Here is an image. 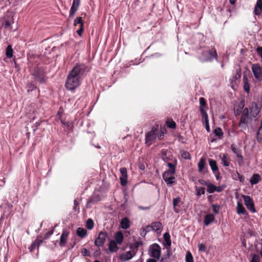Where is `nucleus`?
Returning a JSON list of instances; mask_svg holds the SVG:
<instances>
[{
  "mask_svg": "<svg viewBox=\"0 0 262 262\" xmlns=\"http://www.w3.org/2000/svg\"><path fill=\"white\" fill-rule=\"evenodd\" d=\"M90 71L84 63H78L70 71L66 80L65 87L68 90H75L80 84L82 78Z\"/></svg>",
  "mask_w": 262,
  "mask_h": 262,
  "instance_id": "obj_1",
  "label": "nucleus"
},
{
  "mask_svg": "<svg viewBox=\"0 0 262 262\" xmlns=\"http://www.w3.org/2000/svg\"><path fill=\"white\" fill-rule=\"evenodd\" d=\"M198 59L200 62H211L213 59L218 61L217 51L214 47H201L199 50Z\"/></svg>",
  "mask_w": 262,
  "mask_h": 262,
  "instance_id": "obj_2",
  "label": "nucleus"
},
{
  "mask_svg": "<svg viewBox=\"0 0 262 262\" xmlns=\"http://www.w3.org/2000/svg\"><path fill=\"white\" fill-rule=\"evenodd\" d=\"M167 130L165 127H160L159 129L158 125L154 126L150 132L146 134L145 135V143L149 146L152 144L153 141L158 138L161 140L163 139L164 134H166Z\"/></svg>",
  "mask_w": 262,
  "mask_h": 262,
  "instance_id": "obj_3",
  "label": "nucleus"
},
{
  "mask_svg": "<svg viewBox=\"0 0 262 262\" xmlns=\"http://www.w3.org/2000/svg\"><path fill=\"white\" fill-rule=\"evenodd\" d=\"M34 78L37 79L40 83H45L46 81V72L42 68L40 67H35L34 73L32 74Z\"/></svg>",
  "mask_w": 262,
  "mask_h": 262,
  "instance_id": "obj_4",
  "label": "nucleus"
},
{
  "mask_svg": "<svg viewBox=\"0 0 262 262\" xmlns=\"http://www.w3.org/2000/svg\"><path fill=\"white\" fill-rule=\"evenodd\" d=\"M149 252L151 257L158 259L161 255V248L158 244H153L149 247Z\"/></svg>",
  "mask_w": 262,
  "mask_h": 262,
  "instance_id": "obj_5",
  "label": "nucleus"
},
{
  "mask_svg": "<svg viewBox=\"0 0 262 262\" xmlns=\"http://www.w3.org/2000/svg\"><path fill=\"white\" fill-rule=\"evenodd\" d=\"M108 234L106 232L104 231H101L99 232L98 237L95 240V245L98 247H102L105 243Z\"/></svg>",
  "mask_w": 262,
  "mask_h": 262,
  "instance_id": "obj_6",
  "label": "nucleus"
},
{
  "mask_svg": "<svg viewBox=\"0 0 262 262\" xmlns=\"http://www.w3.org/2000/svg\"><path fill=\"white\" fill-rule=\"evenodd\" d=\"M245 201V204L246 206L247 209L251 212L254 213L256 212L255 206L253 200L249 195H243L242 196Z\"/></svg>",
  "mask_w": 262,
  "mask_h": 262,
  "instance_id": "obj_7",
  "label": "nucleus"
},
{
  "mask_svg": "<svg viewBox=\"0 0 262 262\" xmlns=\"http://www.w3.org/2000/svg\"><path fill=\"white\" fill-rule=\"evenodd\" d=\"M252 72L255 79L261 81L262 78V70L260 66L258 64H253L251 68Z\"/></svg>",
  "mask_w": 262,
  "mask_h": 262,
  "instance_id": "obj_8",
  "label": "nucleus"
},
{
  "mask_svg": "<svg viewBox=\"0 0 262 262\" xmlns=\"http://www.w3.org/2000/svg\"><path fill=\"white\" fill-rule=\"evenodd\" d=\"M249 110L250 114L253 117H256L260 112V108L258 106V104L255 102H253L249 106Z\"/></svg>",
  "mask_w": 262,
  "mask_h": 262,
  "instance_id": "obj_9",
  "label": "nucleus"
},
{
  "mask_svg": "<svg viewBox=\"0 0 262 262\" xmlns=\"http://www.w3.org/2000/svg\"><path fill=\"white\" fill-rule=\"evenodd\" d=\"M121 176L120 177V184L122 186H125L127 184V169L125 167H122L120 169Z\"/></svg>",
  "mask_w": 262,
  "mask_h": 262,
  "instance_id": "obj_10",
  "label": "nucleus"
},
{
  "mask_svg": "<svg viewBox=\"0 0 262 262\" xmlns=\"http://www.w3.org/2000/svg\"><path fill=\"white\" fill-rule=\"evenodd\" d=\"M200 111L201 116L207 115L206 112L208 107H207L206 100L204 97H200L199 99Z\"/></svg>",
  "mask_w": 262,
  "mask_h": 262,
  "instance_id": "obj_11",
  "label": "nucleus"
},
{
  "mask_svg": "<svg viewBox=\"0 0 262 262\" xmlns=\"http://www.w3.org/2000/svg\"><path fill=\"white\" fill-rule=\"evenodd\" d=\"M249 116L245 115H242L239 122L238 126L244 129H247L248 128Z\"/></svg>",
  "mask_w": 262,
  "mask_h": 262,
  "instance_id": "obj_12",
  "label": "nucleus"
},
{
  "mask_svg": "<svg viewBox=\"0 0 262 262\" xmlns=\"http://www.w3.org/2000/svg\"><path fill=\"white\" fill-rule=\"evenodd\" d=\"M81 0H73L72 7L70 11V16L73 17L80 6Z\"/></svg>",
  "mask_w": 262,
  "mask_h": 262,
  "instance_id": "obj_13",
  "label": "nucleus"
},
{
  "mask_svg": "<svg viewBox=\"0 0 262 262\" xmlns=\"http://www.w3.org/2000/svg\"><path fill=\"white\" fill-rule=\"evenodd\" d=\"M70 234V231L67 230H63L60 238L59 245L61 247L65 246L67 242L68 237Z\"/></svg>",
  "mask_w": 262,
  "mask_h": 262,
  "instance_id": "obj_14",
  "label": "nucleus"
},
{
  "mask_svg": "<svg viewBox=\"0 0 262 262\" xmlns=\"http://www.w3.org/2000/svg\"><path fill=\"white\" fill-rule=\"evenodd\" d=\"M181 199L180 197L174 198L172 201L173 209L175 212L179 213L180 211Z\"/></svg>",
  "mask_w": 262,
  "mask_h": 262,
  "instance_id": "obj_15",
  "label": "nucleus"
},
{
  "mask_svg": "<svg viewBox=\"0 0 262 262\" xmlns=\"http://www.w3.org/2000/svg\"><path fill=\"white\" fill-rule=\"evenodd\" d=\"M134 256L130 251H127L122 253L120 255L119 259L122 261H125L130 259Z\"/></svg>",
  "mask_w": 262,
  "mask_h": 262,
  "instance_id": "obj_16",
  "label": "nucleus"
},
{
  "mask_svg": "<svg viewBox=\"0 0 262 262\" xmlns=\"http://www.w3.org/2000/svg\"><path fill=\"white\" fill-rule=\"evenodd\" d=\"M256 15H259L262 12V0H257L254 10Z\"/></svg>",
  "mask_w": 262,
  "mask_h": 262,
  "instance_id": "obj_17",
  "label": "nucleus"
},
{
  "mask_svg": "<svg viewBox=\"0 0 262 262\" xmlns=\"http://www.w3.org/2000/svg\"><path fill=\"white\" fill-rule=\"evenodd\" d=\"M215 220L214 215L213 214H208L205 216L204 223L206 226L209 225Z\"/></svg>",
  "mask_w": 262,
  "mask_h": 262,
  "instance_id": "obj_18",
  "label": "nucleus"
},
{
  "mask_svg": "<svg viewBox=\"0 0 262 262\" xmlns=\"http://www.w3.org/2000/svg\"><path fill=\"white\" fill-rule=\"evenodd\" d=\"M151 227H152L153 231L158 233H161L162 229V225L159 222H154L151 224Z\"/></svg>",
  "mask_w": 262,
  "mask_h": 262,
  "instance_id": "obj_19",
  "label": "nucleus"
},
{
  "mask_svg": "<svg viewBox=\"0 0 262 262\" xmlns=\"http://www.w3.org/2000/svg\"><path fill=\"white\" fill-rule=\"evenodd\" d=\"M209 164L211 168L212 172L215 174L216 172H219V167L215 160L213 159L209 160Z\"/></svg>",
  "mask_w": 262,
  "mask_h": 262,
  "instance_id": "obj_20",
  "label": "nucleus"
},
{
  "mask_svg": "<svg viewBox=\"0 0 262 262\" xmlns=\"http://www.w3.org/2000/svg\"><path fill=\"white\" fill-rule=\"evenodd\" d=\"M261 178L260 176L258 173H254L253 174L250 180V182L251 185H255L260 182Z\"/></svg>",
  "mask_w": 262,
  "mask_h": 262,
  "instance_id": "obj_21",
  "label": "nucleus"
},
{
  "mask_svg": "<svg viewBox=\"0 0 262 262\" xmlns=\"http://www.w3.org/2000/svg\"><path fill=\"white\" fill-rule=\"evenodd\" d=\"M222 164L226 167L229 166L230 164V158L227 154H224L221 158Z\"/></svg>",
  "mask_w": 262,
  "mask_h": 262,
  "instance_id": "obj_22",
  "label": "nucleus"
},
{
  "mask_svg": "<svg viewBox=\"0 0 262 262\" xmlns=\"http://www.w3.org/2000/svg\"><path fill=\"white\" fill-rule=\"evenodd\" d=\"M237 213L238 214L247 215L248 212L241 202H237Z\"/></svg>",
  "mask_w": 262,
  "mask_h": 262,
  "instance_id": "obj_23",
  "label": "nucleus"
},
{
  "mask_svg": "<svg viewBox=\"0 0 262 262\" xmlns=\"http://www.w3.org/2000/svg\"><path fill=\"white\" fill-rule=\"evenodd\" d=\"M124 236L123 233L121 231H118L116 232L115 235V242L118 244L120 245L122 244Z\"/></svg>",
  "mask_w": 262,
  "mask_h": 262,
  "instance_id": "obj_24",
  "label": "nucleus"
},
{
  "mask_svg": "<svg viewBox=\"0 0 262 262\" xmlns=\"http://www.w3.org/2000/svg\"><path fill=\"white\" fill-rule=\"evenodd\" d=\"M117 243L113 240L110 242L108 245V249L111 252H116L118 250Z\"/></svg>",
  "mask_w": 262,
  "mask_h": 262,
  "instance_id": "obj_25",
  "label": "nucleus"
},
{
  "mask_svg": "<svg viewBox=\"0 0 262 262\" xmlns=\"http://www.w3.org/2000/svg\"><path fill=\"white\" fill-rule=\"evenodd\" d=\"M243 83H244V89L245 92L247 93H249L250 91V84L249 83L248 79L246 75H244L243 76Z\"/></svg>",
  "mask_w": 262,
  "mask_h": 262,
  "instance_id": "obj_26",
  "label": "nucleus"
},
{
  "mask_svg": "<svg viewBox=\"0 0 262 262\" xmlns=\"http://www.w3.org/2000/svg\"><path fill=\"white\" fill-rule=\"evenodd\" d=\"M121 226L124 229H127L129 228L130 222L127 217H125L122 219L121 221Z\"/></svg>",
  "mask_w": 262,
  "mask_h": 262,
  "instance_id": "obj_27",
  "label": "nucleus"
},
{
  "mask_svg": "<svg viewBox=\"0 0 262 262\" xmlns=\"http://www.w3.org/2000/svg\"><path fill=\"white\" fill-rule=\"evenodd\" d=\"M202 120L203 123L205 124V128L207 132H210V129L209 124L208 116L207 115L202 116Z\"/></svg>",
  "mask_w": 262,
  "mask_h": 262,
  "instance_id": "obj_28",
  "label": "nucleus"
},
{
  "mask_svg": "<svg viewBox=\"0 0 262 262\" xmlns=\"http://www.w3.org/2000/svg\"><path fill=\"white\" fill-rule=\"evenodd\" d=\"M163 237L165 242L164 245L170 247L171 244V241L169 233L168 232H165L164 234Z\"/></svg>",
  "mask_w": 262,
  "mask_h": 262,
  "instance_id": "obj_29",
  "label": "nucleus"
},
{
  "mask_svg": "<svg viewBox=\"0 0 262 262\" xmlns=\"http://www.w3.org/2000/svg\"><path fill=\"white\" fill-rule=\"evenodd\" d=\"M77 234L81 238L84 237L87 234V231L86 229L79 227L76 231Z\"/></svg>",
  "mask_w": 262,
  "mask_h": 262,
  "instance_id": "obj_30",
  "label": "nucleus"
},
{
  "mask_svg": "<svg viewBox=\"0 0 262 262\" xmlns=\"http://www.w3.org/2000/svg\"><path fill=\"white\" fill-rule=\"evenodd\" d=\"M244 102H241V103L238 105V108L234 110V114L235 116H239L242 112L243 108L244 107Z\"/></svg>",
  "mask_w": 262,
  "mask_h": 262,
  "instance_id": "obj_31",
  "label": "nucleus"
},
{
  "mask_svg": "<svg viewBox=\"0 0 262 262\" xmlns=\"http://www.w3.org/2000/svg\"><path fill=\"white\" fill-rule=\"evenodd\" d=\"M256 140L259 143L262 142V121L257 133Z\"/></svg>",
  "mask_w": 262,
  "mask_h": 262,
  "instance_id": "obj_32",
  "label": "nucleus"
},
{
  "mask_svg": "<svg viewBox=\"0 0 262 262\" xmlns=\"http://www.w3.org/2000/svg\"><path fill=\"white\" fill-rule=\"evenodd\" d=\"M166 124L169 128L174 129L176 127V123L172 119H168L166 121Z\"/></svg>",
  "mask_w": 262,
  "mask_h": 262,
  "instance_id": "obj_33",
  "label": "nucleus"
},
{
  "mask_svg": "<svg viewBox=\"0 0 262 262\" xmlns=\"http://www.w3.org/2000/svg\"><path fill=\"white\" fill-rule=\"evenodd\" d=\"M205 159L203 158H202L198 163V170L200 172L203 171L205 166Z\"/></svg>",
  "mask_w": 262,
  "mask_h": 262,
  "instance_id": "obj_34",
  "label": "nucleus"
},
{
  "mask_svg": "<svg viewBox=\"0 0 262 262\" xmlns=\"http://www.w3.org/2000/svg\"><path fill=\"white\" fill-rule=\"evenodd\" d=\"M100 198L98 196H93L87 202L86 207H88L91 204H95L100 201Z\"/></svg>",
  "mask_w": 262,
  "mask_h": 262,
  "instance_id": "obj_35",
  "label": "nucleus"
},
{
  "mask_svg": "<svg viewBox=\"0 0 262 262\" xmlns=\"http://www.w3.org/2000/svg\"><path fill=\"white\" fill-rule=\"evenodd\" d=\"M142 244V242H136L133 245H130V248L132 249V251L134 252V255H135L136 251L138 250V247L140 245Z\"/></svg>",
  "mask_w": 262,
  "mask_h": 262,
  "instance_id": "obj_36",
  "label": "nucleus"
},
{
  "mask_svg": "<svg viewBox=\"0 0 262 262\" xmlns=\"http://www.w3.org/2000/svg\"><path fill=\"white\" fill-rule=\"evenodd\" d=\"M13 49L12 46L11 45H9L7 49L6 52V55L7 58H11L13 56Z\"/></svg>",
  "mask_w": 262,
  "mask_h": 262,
  "instance_id": "obj_37",
  "label": "nucleus"
},
{
  "mask_svg": "<svg viewBox=\"0 0 262 262\" xmlns=\"http://www.w3.org/2000/svg\"><path fill=\"white\" fill-rule=\"evenodd\" d=\"M81 24L83 25V26H84V21L82 19L81 17H76L74 21V25L75 26H79V27H81Z\"/></svg>",
  "mask_w": 262,
  "mask_h": 262,
  "instance_id": "obj_38",
  "label": "nucleus"
},
{
  "mask_svg": "<svg viewBox=\"0 0 262 262\" xmlns=\"http://www.w3.org/2000/svg\"><path fill=\"white\" fill-rule=\"evenodd\" d=\"M207 191L209 193H212L215 192V186L211 183H209L207 186Z\"/></svg>",
  "mask_w": 262,
  "mask_h": 262,
  "instance_id": "obj_39",
  "label": "nucleus"
},
{
  "mask_svg": "<svg viewBox=\"0 0 262 262\" xmlns=\"http://www.w3.org/2000/svg\"><path fill=\"white\" fill-rule=\"evenodd\" d=\"M181 156L182 158L185 159H190V154L189 152L186 151V150H181L180 151Z\"/></svg>",
  "mask_w": 262,
  "mask_h": 262,
  "instance_id": "obj_40",
  "label": "nucleus"
},
{
  "mask_svg": "<svg viewBox=\"0 0 262 262\" xmlns=\"http://www.w3.org/2000/svg\"><path fill=\"white\" fill-rule=\"evenodd\" d=\"M94 223L92 219H89L86 222V227L89 230H91L93 228Z\"/></svg>",
  "mask_w": 262,
  "mask_h": 262,
  "instance_id": "obj_41",
  "label": "nucleus"
},
{
  "mask_svg": "<svg viewBox=\"0 0 262 262\" xmlns=\"http://www.w3.org/2000/svg\"><path fill=\"white\" fill-rule=\"evenodd\" d=\"M213 133L216 136H217L220 139L222 138V137L223 136V132H222V129L220 127L216 128L213 130Z\"/></svg>",
  "mask_w": 262,
  "mask_h": 262,
  "instance_id": "obj_42",
  "label": "nucleus"
},
{
  "mask_svg": "<svg viewBox=\"0 0 262 262\" xmlns=\"http://www.w3.org/2000/svg\"><path fill=\"white\" fill-rule=\"evenodd\" d=\"M176 165H177V160H175V164L171 163H167V166L169 167V169L168 170L171 171L172 172H176Z\"/></svg>",
  "mask_w": 262,
  "mask_h": 262,
  "instance_id": "obj_43",
  "label": "nucleus"
},
{
  "mask_svg": "<svg viewBox=\"0 0 262 262\" xmlns=\"http://www.w3.org/2000/svg\"><path fill=\"white\" fill-rule=\"evenodd\" d=\"M174 173L175 172H172L170 170H166L163 174V178L168 179V178L172 177H173L172 175H173Z\"/></svg>",
  "mask_w": 262,
  "mask_h": 262,
  "instance_id": "obj_44",
  "label": "nucleus"
},
{
  "mask_svg": "<svg viewBox=\"0 0 262 262\" xmlns=\"http://www.w3.org/2000/svg\"><path fill=\"white\" fill-rule=\"evenodd\" d=\"M196 195L199 196H201L202 194H204L205 192V189L204 187H196Z\"/></svg>",
  "mask_w": 262,
  "mask_h": 262,
  "instance_id": "obj_45",
  "label": "nucleus"
},
{
  "mask_svg": "<svg viewBox=\"0 0 262 262\" xmlns=\"http://www.w3.org/2000/svg\"><path fill=\"white\" fill-rule=\"evenodd\" d=\"M186 262H194L193 257L190 251H188L186 253Z\"/></svg>",
  "mask_w": 262,
  "mask_h": 262,
  "instance_id": "obj_46",
  "label": "nucleus"
},
{
  "mask_svg": "<svg viewBox=\"0 0 262 262\" xmlns=\"http://www.w3.org/2000/svg\"><path fill=\"white\" fill-rule=\"evenodd\" d=\"M242 76V73H241V69H238L236 70V73L235 76H234L233 78L234 80H236L238 79H239L241 78Z\"/></svg>",
  "mask_w": 262,
  "mask_h": 262,
  "instance_id": "obj_47",
  "label": "nucleus"
},
{
  "mask_svg": "<svg viewBox=\"0 0 262 262\" xmlns=\"http://www.w3.org/2000/svg\"><path fill=\"white\" fill-rule=\"evenodd\" d=\"M175 179L174 177L168 178V179H163L165 182L166 183L167 185H172L174 181L173 180Z\"/></svg>",
  "mask_w": 262,
  "mask_h": 262,
  "instance_id": "obj_48",
  "label": "nucleus"
},
{
  "mask_svg": "<svg viewBox=\"0 0 262 262\" xmlns=\"http://www.w3.org/2000/svg\"><path fill=\"white\" fill-rule=\"evenodd\" d=\"M231 149L232 150V151L236 155L241 152V151L238 148H237L236 145L234 144H231Z\"/></svg>",
  "mask_w": 262,
  "mask_h": 262,
  "instance_id": "obj_49",
  "label": "nucleus"
},
{
  "mask_svg": "<svg viewBox=\"0 0 262 262\" xmlns=\"http://www.w3.org/2000/svg\"><path fill=\"white\" fill-rule=\"evenodd\" d=\"M234 176L237 177L239 181L242 183H243L245 181V177L241 175L238 171H236L235 173L233 175V177Z\"/></svg>",
  "mask_w": 262,
  "mask_h": 262,
  "instance_id": "obj_50",
  "label": "nucleus"
},
{
  "mask_svg": "<svg viewBox=\"0 0 262 262\" xmlns=\"http://www.w3.org/2000/svg\"><path fill=\"white\" fill-rule=\"evenodd\" d=\"M260 256L257 254H254L250 262H260Z\"/></svg>",
  "mask_w": 262,
  "mask_h": 262,
  "instance_id": "obj_51",
  "label": "nucleus"
},
{
  "mask_svg": "<svg viewBox=\"0 0 262 262\" xmlns=\"http://www.w3.org/2000/svg\"><path fill=\"white\" fill-rule=\"evenodd\" d=\"M81 254L84 256H90L91 255L90 252L86 248H83L81 249Z\"/></svg>",
  "mask_w": 262,
  "mask_h": 262,
  "instance_id": "obj_52",
  "label": "nucleus"
},
{
  "mask_svg": "<svg viewBox=\"0 0 262 262\" xmlns=\"http://www.w3.org/2000/svg\"><path fill=\"white\" fill-rule=\"evenodd\" d=\"M198 248H199V251H201V252H205L206 251V247L203 243H199L198 244Z\"/></svg>",
  "mask_w": 262,
  "mask_h": 262,
  "instance_id": "obj_53",
  "label": "nucleus"
},
{
  "mask_svg": "<svg viewBox=\"0 0 262 262\" xmlns=\"http://www.w3.org/2000/svg\"><path fill=\"white\" fill-rule=\"evenodd\" d=\"M226 188V185H223L219 186H215V191L220 192H222Z\"/></svg>",
  "mask_w": 262,
  "mask_h": 262,
  "instance_id": "obj_54",
  "label": "nucleus"
},
{
  "mask_svg": "<svg viewBox=\"0 0 262 262\" xmlns=\"http://www.w3.org/2000/svg\"><path fill=\"white\" fill-rule=\"evenodd\" d=\"M53 230H51V231H50L48 232H46L44 234L43 239H47L49 238L50 237V236L53 234Z\"/></svg>",
  "mask_w": 262,
  "mask_h": 262,
  "instance_id": "obj_55",
  "label": "nucleus"
},
{
  "mask_svg": "<svg viewBox=\"0 0 262 262\" xmlns=\"http://www.w3.org/2000/svg\"><path fill=\"white\" fill-rule=\"evenodd\" d=\"M212 207L213 211L215 213L217 214L219 213V209L220 208V206L215 205V204H213L212 205Z\"/></svg>",
  "mask_w": 262,
  "mask_h": 262,
  "instance_id": "obj_56",
  "label": "nucleus"
},
{
  "mask_svg": "<svg viewBox=\"0 0 262 262\" xmlns=\"http://www.w3.org/2000/svg\"><path fill=\"white\" fill-rule=\"evenodd\" d=\"M84 30V26L81 24V27H79V28L77 30V33L81 36L82 35V32Z\"/></svg>",
  "mask_w": 262,
  "mask_h": 262,
  "instance_id": "obj_57",
  "label": "nucleus"
},
{
  "mask_svg": "<svg viewBox=\"0 0 262 262\" xmlns=\"http://www.w3.org/2000/svg\"><path fill=\"white\" fill-rule=\"evenodd\" d=\"M236 157L237 158L239 159V160H240V161L238 162V164L239 165H242V163H243L244 157L242 155L241 152L237 154L236 155Z\"/></svg>",
  "mask_w": 262,
  "mask_h": 262,
  "instance_id": "obj_58",
  "label": "nucleus"
},
{
  "mask_svg": "<svg viewBox=\"0 0 262 262\" xmlns=\"http://www.w3.org/2000/svg\"><path fill=\"white\" fill-rule=\"evenodd\" d=\"M162 158L165 161H166L168 160V158L167 156V152L166 150H163L162 152Z\"/></svg>",
  "mask_w": 262,
  "mask_h": 262,
  "instance_id": "obj_59",
  "label": "nucleus"
},
{
  "mask_svg": "<svg viewBox=\"0 0 262 262\" xmlns=\"http://www.w3.org/2000/svg\"><path fill=\"white\" fill-rule=\"evenodd\" d=\"M243 113L242 115H245L246 116H248L249 115V113H250V112H249V109L247 107H246L245 108H243V110L242 111Z\"/></svg>",
  "mask_w": 262,
  "mask_h": 262,
  "instance_id": "obj_60",
  "label": "nucleus"
},
{
  "mask_svg": "<svg viewBox=\"0 0 262 262\" xmlns=\"http://www.w3.org/2000/svg\"><path fill=\"white\" fill-rule=\"evenodd\" d=\"M198 182H199V183L202 185H205V186H207L208 183H209L208 181H206L203 179H199L198 180Z\"/></svg>",
  "mask_w": 262,
  "mask_h": 262,
  "instance_id": "obj_61",
  "label": "nucleus"
},
{
  "mask_svg": "<svg viewBox=\"0 0 262 262\" xmlns=\"http://www.w3.org/2000/svg\"><path fill=\"white\" fill-rule=\"evenodd\" d=\"M28 91H33L34 89H35L36 88V86H35V85L32 83H30L28 85Z\"/></svg>",
  "mask_w": 262,
  "mask_h": 262,
  "instance_id": "obj_62",
  "label": "nucleus"
},
{
  "mask_svg": "<svg viewBox=\"0 0 262 262\" xmlns=\"http://www.w3.org/2000/svg\"><path fill=\"white\" fill-rule=\"evenodd\" d=\"M5 27L6 28H10V29L12 28L11 27V23L10 20H7L5 22Z\"/></svg>",
  "mask_w": 262,
  "mask_h": 262,
  "instance_id": "obj_63",
  "label": "nucleus"
},
{
  "mask_svg": "<svg viewBox=\"0 0 262 262\" xmlns=\"http://www.w3.org/2000/svg\"><path fill=\"white\" fill-rule=\"evenodd\" d=\"M257 52L258 54L262 58V47H259L257 48Z\"/></svg>",
  "mask_w": 262,
  "mask_h": 262,
  "instance_id": "obj_64",
  "label": "nucleus"
}]
</instances>
